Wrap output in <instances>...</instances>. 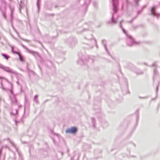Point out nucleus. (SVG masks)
<instances>
[{
	"label": "nucleus",
	"mask_w": 160,
	"mask_h": 160,
	"mask_svg": "<svg viewBox=\"0 0 160 160\" xmlns=\"http://www.w3.org/2000/svg\"><path fill=\"white\" fill-rule=\"evenodd\" d=\"M12 52L14 53H16V54H18V55H19V60L21 61H22L23 60H22V57L20 55V54L18 53V52H14V50H13V48L12 47Z\"/></svg>",
	"instance_id": "obj_2"
},
{
	"label": "nucleus",
	"mask_w": 160,
	"mask_h": 160,
	"mask_svg": "<svg viewBox=\"0 0 160 160\" xmlns=\"http://www.w3.org/2000/svg\"><path fill=\"white\" fill-rule=\"evenodd\" d=\"M2 78L1 77H0V79H1Z\"/></svg>",
	"instance_id": "obj_6"
},
{
	"label": "nucleus",
	"mask_w": 160,
	"mask_h": 160,
	"mask_svg": "<svg viewBox=\"0 0 160 160\" xmlns=\"http://www.w3.org/2000/svg\"><path fill=\"white\" fill-rule=\"evenodd\" d=\"M77 131V128L75 127H72L70 129H68L66 131L67 133H74Z\"/></svg>",
	"instance_id": "obj_1"
},
{
	"label": "nucleus",
	"mask_w": 160,
	"mask_h": 160,
	"mask_svg": "<svg viewBox=\"0 0 160 160\" xmlns=\"http://www.w3.org/2000/svg\"><path fill=\"white\" fill-rule=\"evenodd\" d=\"M154 10V8H152V10Z\"/></svg>",
	"instance_id": "obj_5"
},
{
	"label": "nucleus",
	"mask_w": 160,
	"mask_h": 160,
	"mask_svg": "<svg viewBox=\"0 0 160 160\" xmlns=\"http://www.w3.org/2000/svg\"><path fill=\"white\" fill-rule=\"evenodd\" d=\"M151 12L152 14L153 15H155V11H151Z\"/></svg>",
	"instance_id": "obj_3"
},
{
	"label": "nucleus",
	"mask_w": 160,
	"mask_h": 160,
	"mask_svg": "<svg viewBox=\"0 0 160 160\" xmlns=\"http://www.w3.org/2000/svg\"><path fill=\"white\" fill-rule=\"evenodd\" d=\"M7 59L8 58L5 55L3 54L2 55Z\"/></svg>",
	"instance_id": "obj_4"
}]
</instances>
